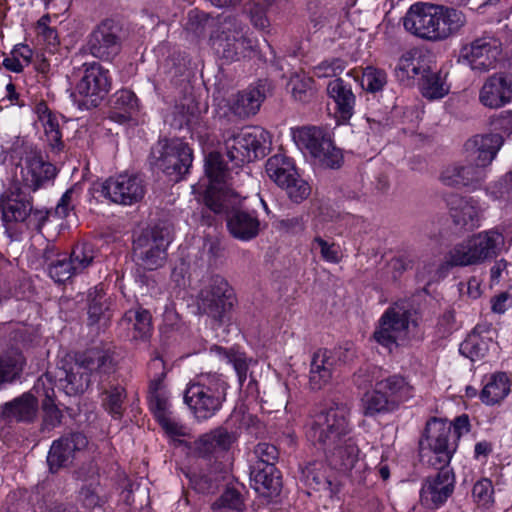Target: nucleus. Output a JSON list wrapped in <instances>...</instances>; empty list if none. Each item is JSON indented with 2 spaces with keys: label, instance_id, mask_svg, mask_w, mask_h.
<instances>
[{
  "label": "nucleus",
  "instance_id": "obj_30",
  "mask_svg": "<svg viewBox=\"0 0 512 512\" xmlns=\"http://www.w3.org/2000/svg\"><path fill=\"white\" fill-rule=\"evenodd\" d=\"M327 94L335 103L337 123L348 124L354 115L356 104L351 84L342 78L330 80L327 85Z\"/></svg>",
  "mask_w": 512,
  "mask_h": 512
},
{
  "label": "nucleus",
  "instance_id": "obj_1",
  "mask_svg": "<svg viewBox=\"0 0 512 512\" xmlns=\"http://www.w3.org/2000/svg\"><path fill=\"white\" fill-rule=\"evenodd\" d=\"M503 145V138L498 134L475 135L464 144L467 153L466 164H454L441 173L444 185L454 188H467L475 191L481 188L486 179L487 167L497 156Z\"/></svg>",
  "mask_w": 512,
  "mask_h": 512
},
{
  "label": "nucleus",
  "instance_id": "obj_18",
  "mask_svg": "<svg viewBox=\"0 0 512 512\" xmlns=\"http://www.w3.org/2000/svg\"><path fill=\"white\" fill-rule=\"evenodd\" d=\"M169 244L167 229L155 225L144 229L134 239L133 250L149 270H154L161 267L166 260Z\"/></svg>",
  "mask_w": 512,
  "mask_h": 512
},
{
  "label": "nucleus",
  "instance_id": "obj_59",
  "mask_svg": "<svg viewBox=\"0 0 512 512\" xmlns=\"http://www.w3.org/2000/svg\"><path fill=\"white\" fill-rule=\"evenodd\" d=\"M440 7L439 25L442 23L449 32H455L464 27L467 19L462 11L443 5Z\"/></svg>",
  "mask_w": 512,
  "mask_h": 512
},
{
  "label": "nucleus",
  "instance_id": "obj_23",
  "mask_svg": "<svg viewBox=\"0 0 512 512\" xmlns=\"http://www.w3.org/2000/svg\"><path fill=\"white\" fill-rule=\"evenodd\" d=\"M269 91L267 79H259L256 83L249 85L245 90L239 91L231 105L230 111L239 118H248L255 115Z\"/></svg>",
  "mask_w": 512,
  "mask_h": 512
},
{
  "label": "nucleus",
  "instance_id": "obj_55",
  "mask_svg": "<svg viewBox=\"0 0 512 512\" xmlns=\"http://www.w3.org/2000/svg\"><path fill=\"white\" fill-rule=\"evenodd\" d=\"M386 84L387 74L383 69L374 66H367L363 70L361 85L367 92H380Z\"/></svg>",
  "mask_w": 512,
  "mask_h": 512
},
{
  "label": "nucleus",
  "instance_id": "obj_27",
  "mask_svg": "<svg viewBox=\"0 0 512 512\" xmlns=\"http://www.w3.org/2000/svg\"><path fill=\"white\" fill-rule=\"evenodd\" d=\"M502 53L501 43L487 41L486 38L476 39L469 49L465 48L462 55L473 70L488 71L495 68Z\"/></svg>",
  "mask_w": 512,
  "mask_h": 512
},
{
  "label": "nucleus",
  "instance_id": "obj_52",
  "mask_svg": "<svg viewBox=\"0 0 512 512\" xmlns=\"http://www.w3.org/2000/svg\"><path fill=\"white\" fill-rule=\"evenodd\" d=\"M309 19L316 30L331 28L330 23L334 22L337 16L336 9L321 3H310Z\"/></svg>",
  "mask_w": 512,
  "mask_h": 512
},
{
  "label": "nucleus",
  "instance_id": "obj_43",
  "mask_svg": "<svg viewBox=\"0 0 512 512\" xmlns=\"http://www.w3.org/2000/svg\"><path fill=\"white\" fill-rule=\"evenodd\" d=\"M85 50L95 58L111 60L120 51L117 34H90Z\"/></svg>",
  "mask_w": 512,
  "mask_h": 512
},
{
  "label": "nucleus",
  "instance_id": "obj_35",
  "mask_svg": "<svg viewBox=\"0 0 512 512\" xmlns=\"http://www.w3.org/2000/svg\"><path fill=\"white\" fill-rule=\"evenodd\" d=\"M38 409V398L29 391L6 402L3 406L2 414L7 419L30 424L36 420Z\"/></svg>",
  "mask_w": 512,
  "mask_h": 512
},
{
  "label": "nucleus",
  "instance_id": "obj_10",
  "mask_svg": "<svg viewBox=\"0 0 512 512\" xmlns=\"http://www.w3.org/2000/svg\"><path fill=\"white\" fill-rule=\"evenodd\" d=\"M295 144L306 150L313 158L331 169H339L343 164V154L337 148L331 133L323 127L308 125L292 128Z\"/></svg>",
  "mask_w": 512,
  "mask_h": 512
},
{
  "label": "nucleus",
  "instance_id": "obj_2",
  "mask_svg": "<svg viewBox=\"0 0 512 512\" xmlns=\"http://www.w3.org/2000/svg\"><path fill=\"white\" fill-rule=\"evenodd\" d=\"M28 188L12 185L0 195V212L5 235L11 242L22 241L25 230L41 233L51 210L33 207Z\"/></svg>",
  "mask_w": 512,
  "mask_h": 512
},
{
  "label": "nucleus",
  "instance_id": "obj_8",
  "mask_svg": "<svg viewBox=\"0 0 512 512\" xmlns=\"http://www.w3.org/2000/svg\"><path fill=\"white\" fill-rule=\"evenodd\" d=\"M112 86L110 71L98 62L84 63L82 75L72 97L80 110L97 108L106 99Z\"/></svg>",
  "mask_w": 512,
  "mask_h": 512
},
{
  "label": "nucleus",
  "instance_id": "obj_25",
  "mask_svg": "<svg viewBox=\"0 0 512 512\" xmlns=\"http://www.w3.org/2000/svg\"><path fill=\"white\" fill-rule=\"evenodd\" d=\"M480 102L489 108H499L512 100V73H495L483 84Z\"/></svg>",
  "mask_w": 512,
  "mask_h": 512
},
{
  "label": "nucleus",
  "instance_id": "obj_37",
  "mask_svg": "<svg viewBox=\"0 0 512 512\" xmlns=\"http://www.w3.org/2000/svg\"><path fill=\"white\" fill-rule=\"evenodd\" d=\"M35 112L44 127L46 140L51 150L55 152L62 151L65 147L60 127L62 115L52 111L45 101H40L36 104Z\"/></svg>",
  "mask_w": 512,
  "mask_h": 512
},
{
  "label": "nucleus",
  "instance_id": "obj_5",
  "mask_svg": "<svg viewBox=\"0 0 512 512\" xmlns=\"http://www.w3.org/2000/svg\"><path fill=\"white\" fill-rule=\"evenodd\" d=\"M172 61L173 76L171 83L180 89L184 97L179 103L175 104L169 124L173 129H187L192 134L201 123L198 103L191 94L192 60L188 53L179 51L173 53Z\"/></svg>",
  "mask_w": 512,
  "mask_h": 512
},
{
  "label": "nucleus",
  "instance_id": "obj_50",
  "mask_svg": "<svg viewBox=\"0 0 512 512\" xmlns=\"http://www.w3.org/2000/svg\"><path fill=\"white\" fill-rule=\"evenodd\" d=\"M204 171L211 183L221 184L226 182L228 169L219 152H210L205 157Z\"/></svg>",
  "mask_w": 512,
  "mask_h": 512
},
{
  "label": "nucleus",
  "instance_id": "obj_63",
  "mask_svg": "<svg viewBox=\"0 0 512 512\" xmlns=\"http://www.w3.org/2000/svg\"><path fill=\"white\" fill-rule=\"evenodd\" d=\"M311 247L312 249H320L321 257L325 262L338 264L341 260L339 246L335 243H329L321 236H315L313 238Z\"/></svg>",
  "mask_w": 512,
  "mask_h": 512
},
{
  "label": "nucleus",
  "instance_id": "obj_38",
  "mask_svg": "<svg viewBox=\"0 0 512 512\" xmlns=\"http://www.w3.org/2000/svg\"><path fill=\"white\" fill-rule=\"evenodd\" d=\"M375 383L397 409L414 396V387L410 384L408 378L401 374L389 375Z\"/></svg>",
  "mask_w": 512,
  "mask_h": 512
},
{
  "label": "nucleus",
  "instance_id": "obj_53",
  "mask_svg": "<svg viewBox=\"0 0 512 512\" xmlns=\"http://www.w3.org/2000/svg\"><path fill=\"white\" fill-rule=\"evenodd\" d=\"M207 467V472H191L187 475L192 488L201 494H208L213 492V490L217 487L219 476L223 473L213 471L211 465H207Z\"/></svg>",
  "mask_w": 512,
  "mask_h": 512
},
{
  "label": "nucleus",
  "instance_id": "obj_28",
  "mask_svg": "<svg viewBox=\"0 0 512 512\" xmlns=\"http://www.w3.org/2000/svg\"><path fill=\"white\" fill-rule=\"evenodd\" d=\"M252 488L261 496L273 499L280 495L282 475L274 465L250 464Z\"/></svg>",
  "mask_w": 512,
  "mask_h": 512
},
{
  "label": "nucleus",
  "instance_id": "obj_34",
  "mask_svg": "<svg viewBox=\"0 0 512 512\" xmlns=\"http://www.w3.org/2000/svg\"><path fill=\"white\" fill-rule=\"evenodd\" d=\"M148 408L158 425L170 438L185 436L183 426L170 417L167 393L147 395Z\"/></svg>",
  "mask_w": 512,
  "mask_h": 512
},
{
  "label": "nucleus",
  "instance_id": "obj_44",
  "mask_svg": "<svg viewBox=\"0 0 512 512\" xmlns=\"http://www.w3.org/2000/svg\"><path fill=\"white\" fill-rule=\"evenodd\" d=\"M361 410L365 417L374 418L378 415L393 413L398 410L384 392L375 383L361 398Z\"/></svg>",
  "mask_w": 512,
  "mask_h": 512
},
{
  "label": "nucleus",
  "instance_id": "obj_49",
  "mask_svg": "<svg viewBox=\"0 0 512 512\" xmlns=\"http://www.w3.org/2000/svg\"><path fill=\"white\" fill-rule=\"evenodd\" d=\"M220 18L213 17L210 14L193 9L190 10L186 17V32H214L220 29Z\"/></svg>",
  "mask_w": 512,
  "mask_h": 512
},
{
  "label": "nucleus",
  "instance_id": "obj_57",
  "mask_svg": "<svg viewBox=\"0 0 512 512\" xmlns=\"http://www.w3.org/2000/svg\"><path fill=\"white\" fill-rule=\"evenodd\" d=\"M279 0H249L250 21L257 30H263L269 25L266 11L276 4Z\"/></svg>",
  "mask_w": 512,
  "mask_h": 512
},
{
  "label": "nucleus",
  "instance_id": "obj_48",
  "mask_svg": "<svg viewBox=\"0 0 512 512\" xmlns=\"http://www.w3.org/2000/svg\"><path fill=\"white\" fill-rule=\"evenodd\" d=\"M97 255L94 244L86 241H80L74 244L68 258L74 266V271L78 274L83 273L93 263Z\"/></svg>",
  "mask_w": 512,
  "mask_h": 512
},
{
  "label": "nucleus",
  "instance_id": "obj_29",
  "mask_svg": "<svg viewBox=\"0 0 512 512\" xmlns=\"http://www.w3.org/2000/svg\"><path fill=\"white\" fill-rule=\"evenodd\" d=\"M327 460L332 468L341 472L351 471L359 461L360 448L354 432L331 445L326 451Z\"/></svg>",
  "mask_w": 512,
  "mask_h": 512
},
{
  "label": "nucleus",
  "instance_id": "obj_12",
  "mask_svg": "<svg viewBox=\"0 0 512 512\" xmlns=\"http://www.w3.org/2000/svg\"><path fill=\"white\" fill-rule=\"evenodd\" d=\"M237 440L236 432L218 426L194 441V452L206 465H211L213 471L226 472L230 451Z\"/></svg>",
  "mask_w": 512,
  "mask_h": 512
},
{
  "label": "nucleus",
  "instance_id": "obj_20",
  "mask_svg": "<svg viewBox=\"0 0 512 512\" xmlns=\"http://www.w3.org/2000/svg\"><path fill=\"white\" fill-rule=\"evenodd\" d=\"M436 65L434 54L423 47H414L401 55L395 67V76L399 82L409 84L419 79Z\"/></svg>",
  "mask_w": 512,
  "mask_h": 512
},
{
  "label": "nucleus",
  "instance_id": "obj_3",
  "mask_svg": "<svg viewBox=\"0 0 512 512\" xmlns=\"http://www.w3.org/2000/svg\"><path fill=\"white\" fill-rule=\"evenodd\" d=\"M115 362L108 352H97L93 358L83 363L65 362L57 366L54 372L47 371L42 377L48 386H57L68 396L83 394L92 381L101 375H109L114 371Z\"/></svg>",
  "mask_w": 512,
  "mask_h": 512
},
{
  "label": "nucleus",
  "instance_id": "obj_14",
  "mask_svg": "<svg viewBox=\"0 0 512 512\" xmlns=\"http://www.w3.org/2000/svg\"><path fill=\"white\" fill-rule=\"evenodd\" d=\"M503 242V234L496 229L475 234L454 246V264L471 266L492 259L498 255Z\"/></svg>",
  "mask_w": 512,
  "mask_h": 512
},
{
  "label": "nucleus",
  "instance_id": "obj_45",
  "mask_svg": "<svg viewBox=\"0 0 512 512\" xmlns=\"http://www.w3.org/2000/svg\"><path fill=\"white\" fill-rule=\"evenodd\" d=\"M265 169L270 179L278 186L293 180L298 173L294 159L280 153L268 158Z\"/></svg>",
  "mask_w": 512,
  "mask_h": 512
},
{
  "label": "nucleus",
  "instance_id": "obj_40",
  "mask_svg": "<svg viewBox=\"0 0 512 512\" xmlns=\"http://www.w3.org/2000/svg\"><path fill=\"white\" fill-rule=\"evenodd\" d=\"M110 304L107 294L102 287L95 286L91 288L87 296L88 326L109 322L112 317Z\"/></svg>",
  "mask_w": 512,
  "mask_h": 512
},
{
  "label": "nucleus",
  "instance_id": "obj_54",
  "mask_svg": "<svg viewBox=\"0 0 512 512\" xmlns=\"http://www.w3.org/2000/svg\"><path fill=\"white\" fill-rule=\"evenodd\" d=\"M472 498L478 507L488 509L494 500V486L489 478L483 477L476 481L472 488Z\"/></svg>",
  "mask_w": 512,
  "mask_h": 512
},
{
  "label": "nucleus",
  "instance_id": "obj_39",
  "mask_svg": "<svg viewBox=\"0 0 512 512\" xmlns=\"http://www.w3.org/2000/svg\"><path fill=\"white\" fill-rule=\"evenodd\" d=\"M214 351L220 360L233 367L237 376L239 387L242 389L248 378V371L253 358L248 356L245 350L239 345L231 347L214 346Z\"/></svg>",
  "mask_w": 512,
  "mask_h": 512
},
{
  "label": "nucleus",
  "instance_id": "obj_42",
  "mask_svg": "<svg viewBox=\"0 0 512 512\" xmlns=\"http://www.w3.org/2000/svg\"><path fill=\"white\" fill-rule=\"evenodd\" d=\"M101 401L103 409L114 420H121L125 413V401L127 391L125 386L118 382H110L107 387H102Z\"/></svg>",
  "mask_w": 512,
  "mask_h": 512
},
{
  "label": "nucleus",
  "instance_id": "obj_47",
  "mask_svg": "<svg viewBox=\"0 0 512 512\" xmlns=\"http://www.w3.org/2000/svg\"><path fill=\"white\" fill-rule=\"evenodd\" d=\"M492 340L470 332L460 343L459 353L473 362L481 360L487 355Z\"/></svg>",
  "mask_w": 512,
  "mask_h": 512
},
{
  "label": "nucleus",
  "instance_id": "obj_9",
  "mask_svg": "<svg viewBox=\"0 0 512 512\" xmlns=\"http://www.w3.org/2000/svg\"><path fill=\"white\" fill-rule=\"evenodd\" d=\"M419 446L422 457L431 453L428 459L431 466H449L458 443L453 439L447 419L431 417L426 422Z\"/></svg>",
  "mask_w": 512,
  "mask_h": 512
},
{
  "label": "nucleus",
  "instance_id": "obj_13",
  "mask_svg": "<svg viewBox=\"0 0 512 512\" xmlns=\"http://www.w3.org/2000/svg\"><path fill=\"white\" fill-rule=\"evenodd\" d=\"M236 302L233 287L220 275L212 276L198 295L199 310L220 324L230 319L229 315Z\"/></svg>",
  "mask_w": 512,
  "mask_h": 512
},
{
  "label": "nucleus",
  "instance_id": "obj_46",
  "mask_svg": "<svg viewBox=\"0 0 512 512\" xmlns=\"http://www.w3.org/2000/svg\"><path fill=\"white\" fill-rule=\"evenodd\" d=\"M509 379L504 372L493 374L480 392V400L486 405H494L509 393Z\"/></svg>",
  "mask_w": 512,
  "mask_h": 512
},
{
  "label": "nucleus",
  "instance_id": "obj_51",
  "mask_svg": "<svg viewBox=\"0 0 512 512\" xmlns=\"http://www.w3.org/2000/svg\"><path fill=\"white\" fill-rule=\"evenodd\" d=\"M47 272L49 277L58 284H63L72 276L78 274L74 271V266L66 253L58 254L55 261L48 264Z\"/></svg>",
  "mask_w": 512,
  "mask_h": 512
},
{
  "label": "nucleus",
  "instance_id": "obj_21",
  "mask_svg": "<svg viewBox=\"0 0 512 512\" xmlns=\"http://www.w3.org/2000/svg\"><path fill=\"white\" fill-rule=\"evenodd\" d=\"M245 200L232 205L226 226L233 238L250 241L259 234L260 220L257 210L247 207Z\"/></svg>",
  "mask_w": 512,
  "mask_h": 512
},
{
  "label": "nucleus",
  "instance_id": "obj_36",
  "mask_svg": "<svg viewBox=\"0 0 512 512\" xmlns=\"http://www.w3.org/2000/svg\"><path fill=\"white\" fill-rule=\"evenodd\" d=\"M32 390L35 393L43 397L42 400V411L43 418L41 429L42 431H50L61 425L63 419V413L55 403V391L54 387L46 386L43 377H40L34 384Z\"/></svg>",
  "mask_w": 512,
  "mask_h": 512
},
{
  "label": "nucleus",
  "instance_id": "obj_64",
  "mask_svg": "<svg viewBox=\"0 0 512 512\" xmlns=\"http://www.w3.org/2000/svg\"><path fill=\"white\" fill-rule=\"evenodd\" d=\"M491 125L496 134L504 136H510L512 134V111L504 110L501 111L491 122Z\"/></svg>",
  "mask_w": 512,
  "mask_h": 512
},
{
  "label": "nucleus",
  "instance_id": "obj_62",
  "mask_svg": "<svg viewBox=\"0 0 512 512\" xmlns=\"http://www.w3.org/2000/svg\"><path fill=\"white\" fill-rule=\"evenodd\" d=\"M313 79L310 77H292L290 80L291 93L295 100L307 102L313 95Z\"/></svg>",
  "mask_w": 512,
  "mask_h": 512
},
{
  "label": "nucleus",
  "instance_id": "obj_24",
  "mask_svg": "<svg viewBox=\"0 0 512 512\" xmlns=\"http://www.w3.org/2000/svg\"><path fill=\"white\" fill-rule=\"evenodd\" d=\"M446 203L456 226L466 230H472L480 226L481 209L478 200L452 193L447 196Z\"/></svg>",
  "mask_w": 512,
  "mask_h": 512
},
{
  "label": "nucleus",
  "instance_id": "obj_33",
  "mask_svg": "<svg viewBox=\"0 0 512 512\" xmlns=\"http://www.w3.org/2000/svg\"><path fill=\"white\" fill-rule=\"evenodd\" d=\"M139 111V99L127 88L117 90L108 101V118L118 124L129 122Z\"/></svg>",
  "mask_w": 512,
  "mask_h": 512
},
{
  "label": "nucleus",
  "instance_id": "obj_41",
  "mask_svg": "<svg viewBox=\"0 0 512 512\" xmlns=\"http://www.w3.org/2000/svg\"><path fill=\"white\" fill-rule=\"evenodd\" d=\"M447 73L442 70L434 71L429 69L428 73L423 74L418 79V88L421 95L430 101L440 100L450 92V85L446 81Z\"/></svg>",
  "mask_w": 512,
  "mask_h": 512
},
{
  "label": "nucleus",
  "instance_id": "obj_19",
  "mask_svg": "<svg viewBox=\"0 0 512 512\" xmlns=\"http://www.w3.org/2000/svg\"><path fill=\"white\" fill-rule=\"evenodd\" d=\"M88 445V439L82 432H70L52 442L47 455V464L51 473H57L61 468L73 463L77 453Z\"/></svg>",
  "mask_w": 512,
  "mask_h": 512
},
{
  "label": "nucleus",
  "instance_id": "obj_26",
  "mask_svg": "<svg viewBox=\"0 0 512 512\" xmlns=\"http://www.w3.org/2000/svg\"><path fill=\"white\" fill-rule=\"evenodd\" d=\"M440 5L430 3L413 4L403 19L407 32H439Z\"/></svg>",
  "mask_w": 512,
  "mask_h": 512
},
{
  "label": "nucleus",
  "instance_id": "obj_56",
  "mask_svg": "<svg viewBox=\"0 0 512 512\" xmlns=\"http://www.w3.org/2000/svg\"><path fill=\"white\" fill-rule=\"evenodd\" d=\"M279 187L284 189L289 199L296 204L302 203L311 193L309 183L302 179L299 173L293 177V180H289L287 183L281 184Z\"/></svg>",
  "mask_w": 512,
  "mask_h": 512
},
{
  "label": "nucleus",
  "instance_id": "obj_6",
  "mask_svg": "<svg viewBox=\"0 0 512 512\" xmlns=\"http://www.w3.org/2000/svg\"><path fill=\"white\" fill-rule=\"evenodd\" d=\"M354 432L350 411L343 403H332L314 414L306 425V438L317 449L326 451Z\"/></svg>",
  "mask_w": 512,
  "mask_h": 512
},
{
  "label": "nucleus",
  "instance_id": "obj_58",
  "mask_svg": "<svg viewBox=\"0 0 512 512\" xmlns=\"http://www.w3.org/2000/svg\"><path fill=\"white\" fill-rule=\"evenodd\" d=\"M240 37L233 39L236 41V54L243 57H261V46L257 34H239Z\"/></svg>",
  "mask_w": 512,
  "mask_h": 512
},
{
  "label": "nucleus",
  "instance_id": "obj_16",
  "mask_svg": "<svg viewBox=\"0 0 512 512\" xmlns=\"http://www.w3.org/2000/svg\"><path fill=\"white\" fill-rule=\"evenodd\" d=\"M411 311L395 302L388 306L377 321L372 339L389 350L398 345V339L410 326Z\"/></svg>",
  "mask_w": 512,
  "mask_h": 512
},
{
  "label": "nucleus",
  "instance_id": "obj_61",
  "mask_svg": "<svg viewBox=\"0 0 512 512\" xmlns=\"http://www.w3.org/2000/svg\"><path fill=\"white\" fill-rule=\"evenodd\" d=\"M217 504L219 507L228 508L238 512L243 511L245 508L243 494L234 486H227L225 488L217 500Z\"/></svg>",
  "mask_w": 512,
  "mask_h": 512
},
{
  "label": "nucleus",
  "instance_id": "obj_11",
  "mask_svg": "<svg viewBox=\"0 0 512 512\" xmlns=\"http://www.w3.org/2000/svg\"><path fill=\"white\" fill-rule=\"evenodd\" d=\"M146 193L144 180L137 174L121 173L105 181L94 183L92 197L97 202H108L122 206H132L140 202Z\"/></svg>",
  "mask_w": 512,
  "mask_h": 512
},
{
  "label": "nucleus",
  "instance_id": "obj_22",
  "mask_svg": "<svg viewBox=\"0 0 512 512\" xmlns=\"http://www.w3.org/2000/svg\"><path fill=\"white\" fill-rule=\"evenodd\" d=\"M21 173L23 185L35 192L53 183L57 169L55 165L44 159L41 152L31 150L26 153Z\"/></svg>",
  "mask_w": 512,
  "mask_h": 512
},
{
  "label": "nucleus",
  "instance_id": "obj_32",
  "mask_svg": "<svg viewBox=\"0 0 512 512\" xmlns=\"http://www.w3.org/2000/svg\"><path fill=\"white\" fill-rule=\"evenodd\" d=\"M334 364L331 351L326 348H320L312 354L308 375L310 390L320 391L332 382Z\"/></svg>",
  "mask_w": 512,
  "mask_h": 512
},
{
  "label": "nucleus",
  "instance_id": "obj_4",
  "mask_svg": "<svg viewBox=\"0 0 512 512\" xmlns=\"http://www.w3.org/2000/svg\"><path fill=\"white\" fill-rule=\"evenodd\" d=\"M229 384L217 373L200 374L184 390V403L198 422L214 417L227 399Z\"/></svg>",
  "mask_w": 512,
  "mask_h": 512
},
{
  "label": "nucleus",
  "instance_id": "obj_31",
  "mask_svg": "<svg viewBox=\"0 0 512 512\" xmlns=\"http://www.w3.org/2000/svg\"><path fill=\"white\" fill-rule=\"evenodd\" d=\"M119 328L127 330L131 341H148L152 335V315L142 306L127 310L119 321Z\"/></svg>",
  "mask_w": 512,
  "mask_h": 512
},
{
  "label": "nucleus",
  "instance_id": "obj_17",
  "mask_svg": "<svg viewBox=\"0 0 512 512\" xmlns=\"http://www.w3.org/2000/svg\"><path fill=\"white\" fill-rule=\"evenodd\" d=\"M438 471L426 477L421 485L419 500L422 507L438 510L453 495L456 477L450 466H434Z\"/></svg>",
  "mask_w": 512,
  "mask_h": 512
},
{
  "label": "nucleus",
  "instance_id": "obj_60",
  "mask_svg": "<svg viewBox=\"0 0 512 512\" xmlns=\"http://www.w3.org/2000/svg\"><path fill=\"white\" fill-rule=\"evenodd\" d=\"M254 460L251 464L274 465L279 459L277 446L267 442H259L253 449Z\"/></svg>",
  "mask_w": 512,
  "mask_h": 512
},
{
  "label": "nucleus",
  "instance_id": "obj_15",
  "mask_svg": "<svg viewBox=\"0 0 512 512\" xmlns=\"http://www.w3.org/2000/svg\"><path fill=\"white\" fill-rule=\"evenodd\" d=\"M266 140L255 127L242 128L225 141L227 157L235 167L265 157Z\"/></svg>",
  "mask_w": 512,
  "mask_h": 512
},
{
  "label": "nucleus",
  "instance_id": "obj_7",
  "mask_svg": "<svg viewBox=\"0 0 512 512\" xmlns=\"http://www.w3.org/2000/svg\"><path fill=\"white\" fill-rule=\"evenodd\" d=\"M194 151L179 137H163L152 145L148 157L151 168L161 171L170 181L178 183L191 173Z\"/></svg>",
  "mask_w": 512,
  "mask_h": 512
}]
</instances>
